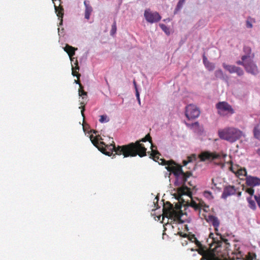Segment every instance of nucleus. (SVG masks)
<instances>
[{
	"instance_id": "obj_1",
	"label": "nucleus",
	"mask_w": 260,
	"mask_h": 260,
	"mask_svg": "<svg viewBox=\"0 0 260 260\" xmlns=\"http://www.w3.org/2000/svg\"><path fill=\"white\" fill-rule=\"evenodd\" d=\"M146 141H149L151 144V153H152V150H155L152 148L153 145L152 144L151 137L148 134L146 135L144 138L139 141H137L135 143H131L128 145L121 146H118L117 147V149L116 150V154L123 155L124 157L129 156L134 157L137 155H139L141 157L145 156L146 155L147 149L141 142H145ZM151 154L152 153L150 154V157L152 158Z\"/></svg>"
},
{
	"instance_id": "obj_2",
	"label": "nucleus",
	"mask_w": 260,
	"mask_h": 260,
	"mask_svg": "<svg viewBox=\"0 0 260 260\" xmlns=\"http://www.w3.org/2000/svg\"><path fill=\"white\" fill-rule=\"evenodd\" d=\"M160 155V154L158 151L152 150L151 154L152 159L154 161H157L159 164L167 165L166 168L168 171L173 173L175 177L184 172L181 166H175L176 164L173 160L167 161L164 158H159Z\"/></svg>"
},
{
	"instance_id": "obj_3",
	"label": "nucleus",
	"mask_w": 260,
	"mask_h": 260,
	"mask_svg": "<svg viewBox=\"0 0 260 260\" xmlns=\"http://www.w3.org/2000/svg\"><path fill=\"white\" fill-rule=\"evenodd\" d=\"M218 134L221 139L233 143L240 139L243 133L238 128L231 127L219 129Z\"/></svg>"
},
{
	"instance_id": "obj_4",
	"label": "nucleus",
	"mask_w": 260,
	"mask_h": 260,
	"mask_svg": "<svg viewBox=\"0 0 260 260\" xmlns=\"http://www.w3.org/2000/svg\"><path fill=\"white\" fill-rule=\"evenodd\" d=\"M162 210L163 215L166 217L172 218L179 222H183L181 218L183 214L180 208L175 209L173 205L170 202H167L164 205Z\"/></svg>"
},
{
	"instance_id": "obj_5",
	"label": "nucleus",
	"mask_w": 260,
	"mask_h": 260,
	"mask_svg": "<svg viewBox=\"0 0 260 260\" xmlns=\"http://www.w3.org/2000/svg\"><path fill=\"white\" fill-rule=\"evenodd\" d=\"M98 137H94L92 135L90 136V138L92 143L98 148L103 153L105 154L108 156H110L113 151L116 153L117 147L115 146L114 143L111 144L110 145H106L104 142H99ZM114 143V142H113Z\"/></svg>"
},
{
	"instance_id": "obj_6",
	"label": "nucleus",
	"mask_w": 260,
	"mask_h": 260,
	"mask_svg": "<svg viewBox=\"0 0 260 260\" xmlns=\"http://www.w3.org/2000/svg\"><path fill=\"white\" fill-rule=\"evenodd\" d=\"M217 113L222 116L231 115L235 113L234 109L226 102H219L216 104Z\"/></svg>"
},
{
	"instance_id": "obj_7",
	"label": "nucleus",
	"mask_w": 260,
	"mask_h": 260,
	"mask_svg": "<svg viewBox=\"0 0 260 260\" xmlns=\"http://www.w3.org/2000/svg\"><path fill=\"white\" fill-rule=\"evenodd\" d=\"M226 156V154L223 152H220L218 153L216 152H211L208 151H205L202 152L199 155V158L202 161H205L206 160L212 161L214 159H220L221 157L224 158Z\"/></svg>"
},
{
	"instance_id": "obj_8",
	"label": "nucleus",
	"mask_w": 260,
	"mask_h": 260,
	"mask_svg": "<svg viewBox=\"0 0 260 260\" xmlns=\"http://www.w3.org/2000/svg\"><path fill=\"white\" fill-rule=\"evenodd\" d=\"M200 111L194 105L190 104L186 107L185 116L188 119H193L199 116Z\"/></svg>"
},
{
	"instance_id": "obj_9",
	"label": "nucleus",
	"mask_w": 260,
	"mask_h": 260,
	"mask_svg": "<svg viewBox=\"0 0 260 260\" xmlns=\"http://www.w3.org/2000/svg\"><path fill=\"white\" fill-rule=\"evenodd\" d=\"M144 15L146 21L151 23L159 21L161 18L158 12H152L149 10H146Z\"/></svg>"
},
{
	"instance_id": "obj_10",
	"label": "nucleus",
	"mask_w": 260,
	"mask_h": 260,
	"mask_svg": "<svg viewBox=\"0 0 260 260\" xmlns=\"http://www.w3.org/2000/svg\"><path fill=\"white\" fill-rule=\"evenodd\" d=\"M79 95L82 96V99L83 101L80 102L81 107L79 108H81V114L83 118H84V112L85 111V105L86 104V100L87 98V93L86 91H85L83 89V86L82 85H80V87L79 89Z\"/></svg>"
},
{
	"instance_id": "obj_11",
	"label": "nucleus",
	"mask_w": 260,
	"mask_h": 260,
	"mask_svg": "<svg viewBox=\"0 0 260 260\" xmlns=\"http://www.w3.org/2000/svg\"><path fill=\"white\" fill-rule=\"evenodd\" d=\"M222 66L224 69L231 74L236 73L238 76H242L244 74V72L242 69L235 66L229 65L223 63Z\"/></svg>"
},
{
	"instance_id": "obj_12",
	"label": "nucleus",
	"mask_w": 260,
	"mask_h": 260,
	"mask_svg": "<svg viewBox=\"0 0 260 260\" xmlns=\"http://www.w3.org/2000/svg\"><path fill=\"white\" fill-rule=\"evenodd\" d=\"M246 71L253 75L258 73V69L256 65L254 63L251 58H248L245 68Z\"/></svg>"
},
{
	"instance_id": "obj_13",
	"label": "nucleus",
	"mask_w": 260,
	"mask_h": 260,
	"mask_svg": "<svg viewBox=\"0 0 260 260\" xmlns=\"http://www.w3.org/2000/svg\"><path fill=\"white\" fill-rule=\"evenodd\" d=\"M246 183L248 186L254 187L260 185V178L257 177L249 176L246 179Z\"/></svg>"
},
{
	"instance_id": "obj_14",
	"label": "nucleus",
	"mask_w": 260,
	"mask_h": 260,
	"mask_svg": "<svg viewBox=\"0 0 260 260\" xmlns=\"http://www.w3.org/2000/svg\"><path fill=\"white\" fill-rule=\"evenodd\" d=\"M192 173L190 171H187L185 173L183 172L178 176H177L176 179L177 181L180 183L184 184L187 181V178L192 175Z\"/></svg>"
},
{
	"instance_id": "obj_15",
	"label": "nucleus",
	"mask_w": 260,
	"mask_h": 260,
	"mask_svg": "<svg viewBox=\"0 0 260 260\" xmlns=\"http://www.w3.org/2000/svg\"><path fill=\"white\" fill-rule=\"evenodd\" d=\"M236 192V189L234 186L229 185L226 186L222 194V198L226 199L228 196L234 195Z\"/></svg>"
},
{
	"instance_id": "obj_16",
	"label": "nucleus",
	"mask_w": 260,
	"mask_h": 260,
	"mask_svg": "<svg viewBox=\"0 0 260 260\" xmlns=\"http://www.w3.org/2000/svg\"><path fill=\"white\" fill-rule=\"evenodd\" d=\"M75 66L74 67L73 66H72V75L73 76H76L78 80H75V83L78 84L79 85V87H80V85H82L80 81L79 80V79L80 77V74L78 73V72L77 71V70H79V67L78 66V62L77 60L76 59L75 60V62L74 63Z\"/></svg>"
},
{
	"instance_id": "obj_17",
	"label": "nucleus",
	"mask_w": 260,
	"mask_h": 260,
	"mask_svg": "<svg viewBox=\"0 0 260 260\" xmlns=\"http://www.w3.org/2000/svg\"><path fill=\"white\" fill-rule=\"evenodd\" d=\"M84 5L85 7V18L88 20L89 19L91 13L92 12V8L90 5V2L89 1L85 0L84 2Z\"/></svg>"
},
{
	"instance_id": "obj_18",
	"label": "nucleus",
	"mask_w": 260,
	"mask_h": 260,
	"mask_svg": "<svg viewBox=\"0 0 260 260\" xmlns=\"http://www.w3.org/2000/svg\"><path fill=\"white\" fill-rule=\"evenodd\" d=\"M77 50V48H75L68 44H66V46L64 47V50L68 53L72 61L74 59L73 56L75 55V51Z\"/></svg>"
},
{
	"instance_id": "obj_19",
	"label": "nucleus",
	"mask_w": 260,
	"mask_h": 260,
	"mask_svg": "<svg viewBox=\"0 0 260 260\" xmlns=\"http://www.w3.org/2000/svg\"><path fill=\"white\" fill-rule=\"evenodd\" d=\"M178 193L180 196L187 195L189 197H191L192 194L190 188L184 185H183L182 187L178 188Z\"/></svg>"
},
{
	"instance_id": "obj_20",
	"label": "nucleus",
	"mask_w": 260,
	"mask_h": 260,
	"mask_svg": "<svg viewBox=\"0 0 260 260\" xmlns=\"http://www.w3.org/2000/svg\"><path fill=\"white\" fill-rule=\"evenodd\" d=\"M203 61L204 66L208 71H212L215 69L214 64L210 62L205 55L203 56Z\"/></svg>"
},
{
	"instance_id": "obj_21",
	"label": "nucleus",
	"mask_w": 260,
	"mask_h": 260,
	"mask_svg": "<svg viewBox=\"0 0 260 260\" xmlns=\"http://www.w3.org/2000/svg\"><path fill=\"white\" fill-rule=\"evenodd\" d=\"M208 220L215 228V230L217 231V228H218L220 223L218 218L213 215H210L208 217Z\"/></svg>"
},
{
	"instance_id": "obj_22",
	"label": "nucleus",
	"mask_w": 260,
	"mask_h": 260,
	"mask_svg": "<svg viewBox=\"0 0 260 260\" xmlns=\"http://www.w3.org/2000/svg\"><path fill=\"white\" fill-rule=\"evenodd\" d=\"M55 12L59 18H62L63 16V8L62 7H57L54 4Z\"/></svg>"
},
{
	"instance_id": "obj_23",
	"label": "nucleus",
	"mask_w": 260,
	"mask_h": 260,
	"mask_svg": "<svg viewBox=\"0 0 260 260\" xmlns=\"http://www.w3.org/2000/svg\"><path fill=\"white\" fill-rule=\"evenodd\" d=\"M197 158L196 155L194 154H191V155L187 157V160H184L183 161V166H186L188 163L196 160Z\"/></svg>"
},
{
	"instance_id": "obj_24",
	"label": "nucleus",
	"mask_w": 260,
	"mask_h": 260,
	"mask_svg": "<svg viewBox=\"0 0 260 260\" xmlns=\"http://www.w3.org/2000/svg\"><path fill=\"white\" fill-rule=\"evenodd\" d=\"M249 58V56L248 55H243L242 56L241 59L242 61H237V63L239 65H242L244 67V68H246V64H247V62L248 60V59Z\"/></svg>"
},
{
	"instance_id": "obj_25",
	"label": "nucleus",
	"mask_w": 260,
	"mask_h": 260,
	"mask_svg": "<svg viewBox=\"0 0 260 260\" xmlns=\"http://www.w3.org/2000/svg\"><path fill=\"white\" fill-rule=\"evenodd\" d=\"M247 200L248 203L249 207L252 210H255L256 206L255 202L252 199L251 197L247 198Z\"/></svg>"
},
{
	"instance_id": "obj_26",
	"label": "nucleus",
	"mask_w": 260,
	"mask_h": 260,
	"mask_svg": "<svg viewBox=\"0 0 260 260\" xmlns=\"http://www.w3.org/2000/svg\"><path fill=\"white\" fill-rule=\"evenodd\" d=\"M253 134L255 138L260 140V128L258 125L254 127L253 129Z\"/></svg>"
},
{
	"instance_id": "obj_27",
	"label": "nucleus",
	"mask_w": 260,
	"mask_h": 260,
	"mask_svg": "<svg viewBox=\"0 0 260 260\" xmlns=\"http://www.w3.org/2000/svg\"><path fill=\"white\" fill-rule=\"evenodd\" d=\"M186 0H179L175 10V12L179 11L183 7Z\"/></svg>"
},
{
	"instance_id": "obj_28",
	"label": "nucleus",
	"mask_w": 260,
	"mask_h": 260,
	"mask_svg": "<svg viewBox=\"0 0 260 260\" xmlns=\"http://www.w3.org/2000/svg\"><path fill=\"white\" fill-rule=\"evenodd\" d=\"M189 240L192 242H194L196 245L198 246H200L201 244L200 242L197 239L196 237L194 235H192L189 237Z\"/></svg>"
},
{
	"instance_id": "obj_29",
	"label": "nucleus",
	"mask_w": 260,
	"mask_h": 260,
	"mask_svg": "<svg viewBox=\"0 0 260 260\" xmlns=\"http://www.w3.org/2000/svg\"><path fill=\"white\" fill-rule=\"evenodd\" d=\"M215 76L216 78H221L223 77V73L221 69L217 70L214 73Z\"/></svg>"
},
{
	"instance_id": "obj_30",
	"label": "nucleus",
	"mask_w": 260,
	"mask_h": 260,
	"mask_svg": "<svg viewBox=\"0 0 260 260\" xmlns=\"http://www.w3.org/2000/svg\"><path fill=\"white\" fill-rule=\"evenodd\" d=\"M116 30H117L116 24V22L114 21L113 24L112 25L111 29L110 31L111 35L114 36L116 34Z\"/></svg>"
},
{
	"instance_id": "obj_31",
	"label": "nucleus",
	"mask_w": 260,
	"mask_h": 260,
	"mask_svg": "<svg viewBox=\"0 0 260 260\" xmlns=\"http://www.w3.org/2000/svg\"><path fill=\"white\" fill-rule=\"evenodd\" d=\"M191 207H193L195 210H199L200 212L201 207L200 205L196 203L195 202H192L190 204Z\"/></svg>"
},
{
	"instance_id": "obj_32",
	"label": "nucleus",
	"mask_w": 260,
	"mask_h": 260,
	"mask_svg": "<svg viewBox=\"0 0 260 260\" xmlns=\"http://www.w3.org/2000/svg\"><path fill=\"white\" fill-rule=\"evenodd\" d=\"M160 26L167 35H169L170 34L169 28L166 25L161 24L160 25Z\"/></svg>"
},
{
	"instance_id": "obj_33",
	"label": "nucleus",
	"mask_w": 260,
	"mask_h": 260,
	"mask_svg": "<svg viewBox=\"0 0 260 260\" xmlns=\"http://www.w3.org/2000/svg\"><path fill=\"white\" fill-rule=\"evenodd\" d=\"M243 50H244V52L247 54L246 55L249 56V58H251L250 56V54L251 53V48L248 46H244Z\"/></svg>"
},
{
	"instance_id": "obj_34",
	"label": "nucleus",
	"mask_w": 260,
	"mask_h": 260,
	"mask_svg": "<svg viewBox=\"0 0 260 260\" xmlns=\"http://www.w3.org/2000/svg\"><path fill=\"white\" fill-rule=\"evenodd\" d=\"M245 191L250 196H252L254 192V190L252 188V187L247 188Z\"/></svg>"
},
{
	"instance_id": "obj_35",
	"label": "nucleus",
	"mask_w": 260,
	"mask_h": 260,
	"mask_svg": "<svg viewBox=\"0 0 260 260\" xmlns=\"http://www.w3.org/2000/svg\"><path fill=\"white\" fill-rule=\"evenodd\" d=\"M107 117L106 115H101L99 121L102 123L104 122H107L108 120H107Z\"/></svg>"
},
{
	"instance_id": "obj_36",
	"label": "nucleus",
	"mask_w": 260,
	"mask_h": 260,
	"mask_svg": "<svg viewBox=\"0 0 260 260\" xmlns=\"http://www.w3.org/2000/svg\"><path fill=\"white\" fill-rule=\"evenodd\" d=\"M254 198L259 207V208H260V194H258V195H255L254 196Z\"/></svg>"
},
{
	"instance_id": "obj_37",
	"label": "nucleus",
	"mask_w": 260,
	"mask_h": 260,
	"mask_svg": "<svg viewBox=\"0 0 260 260\" xmlns=\"http://www.w3.org/2000/svg\"><path fill=\"white\" fill-rule=\"evenodd\" d=\"M204 196L205 197H206L207 198H212V193L210 191H204Z\"/></svg>"
},
{
	"instance_id": "obj_38",
	"label": "nucleus",
	"mask_w": 260,
	"mask_h": 260,
	"mask_svg": "<svg viewBox=\"0 0 260 260\" xmlns=\"http://www.w3.org/2000/svg\"><path fill=\"white\" fill-rule=\"evenodd\" d=\"M186 125L188 126H191V127H193L194 126H197V127H199V122H196L193 123H192V124H187V123H186Z\"/></svg>"
},
{
	"instance_id": "obj_39",
	"label": "nucleus",
	"mask_w": 260,
	"mask_h": 260,
	"mask_svg": "<svg viewBox=\"0 0 260 260\" xmlns=\"http://www.w3.org/2000/svg\"><path fill=\"white\" fill-rule=\"evenodd\" d=\"M136 96L137 98V99H138L139 102L140 103V95H139V93L138 91V89H137V87H136Z\"/></svg>"
},
{
	"instance_id": "obj_40",
	"label": "nucleus",
	"mask_w": 260,
	"mask_h": 260,
	"mask_svg": "<svg viewBox=\"0 0 260 260\" xmlns=\"http://www.w3.org/2000/svg\"><path fill=\"white\" fill-rule=\"evenodd\" d=\"M246 26L248 28H251L252 27V24H251V23L250 21H249L248 20H247L246 21Z\"/></svg>"
},
{
	"instance_id": "obj_41",
	"label": "nucleus",
	"mask_w": 260,
	"mask_h": 260,
	"mask_svg": "<svg viewBox=\"0 0 260 260\" xmlns=\"http://www.w3.org/2000/svg\"><path fill=\"white\" fill-rule=\"evenodd\" d=\"M220 238H221V240L222 241H223V242H224L225 244H229V243H228V240L226 239H225V238H223L222 237H221Z\"/></svg>"
},
{
	"instance_id": "obj_42",
	"label": "nucleus",
	"mask_w": 260,
	"mask_h": 260,
	"mask_svg": "<svg viewBox=\"0 0 260 260\" xmlns=\"http://www.w3.org/2000/svg\"><path fill=\"white\" fill-rule=\"evenodd\" d=\"M207 260H219L217 258L212 257H209Z\"/></svg>"
},
{
	"instance_id": "obj_43",
	"label": "nucleus",
	"mask_w": 260,
	"mask_h": 260,
	"mask_svg": "<svg viewBox=\"0 0 260 260\" xmlns=\"http://www.w3.org/2000/svg\"><path fill=\"white\" fill-rule=\"evenodd\" d=\"M257 153L260 156V148L257 150Z\"/></svg>"
},
{
	"instance_id": "obj_44",
	"label": "nucleus",
	"mask_w": 260,
	"mask_h": 260,
	"mask_svg": "<svg viewBox=\"0 0 260 260\" xmlns=\"http://www.w3.org/2000/svg\"><path fill=\"white\" fill-rule=\"evenodd\" d=\"M241 193H242L241 192H238V197H240L241 196Z\"/></svg>"
},
{
	"instance_id": "obj_45",
	"label": "nucleus",
	"mask_w": 260,
	"mask_h": 260,
	"mask_svg": "<svg viewBox=\"0 0 260 260\" xmlns=\"http://www.w3.org/2000/svg\"><path fill=\"white\" fill-rule=\"evenodd\" d=\"M133 83H134V85H135V87H137V86H136V81L135 80L134 81Z\"/></svg>"
},
{
	"instance_id": "obj_46",
	"label": "nucleus",
	"mask_w": 260,
	"mask_h": 260,
	"mask_svg": "<svg viewBox=\"0 0 260 260\" xmlns=\"http://www.w3.org/2000/svg\"><path fill=\"white\" fill-rule=\"evenodd\" d=\"M229 163L231 165H232V164H233V162L232 160H230Z\"/></svg>"
},
{
	"instance_id": "obj_47",
	"label": "nucleus",
	"mask_w": 260,
	"mask_h": 260,
	"mask_svg": "<svg viewBox=\"0 0 260 260\" xmlns=\"http://www.w3.org/2000/svg\"><path fill=\"white\" fill-rule=\"evenodd\" d=\"M186 236V234H184V235L183 236V237H185Z\"/></svg>"
},
{
	"instance_id": "obj_48",
	"label": "nucleus",
	"mask_w": 260,
	"mask_h": 260,
	"mask_svg": "<svg viewBox=\"0 0 260 260\" xmlns=\"http://www.w3.org/2000/svg\"><path fill=\"white\" fill-rule=\"evenodd\" d=\"M54 1H55V0H52V1H53V2H54Z\"/></svg>"
}]
</instances>
